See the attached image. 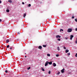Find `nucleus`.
<instances>
[{
  "mask_svg": "<svg viewBox=\"0 0 77 77\" xmlns=\"http://www.w3.org/2000/svg\"><path fill=\"white\" fill-rule=\"evenodd\" d=\"M41 69L43 71H45V70L44 69L42 68H41Z\"/></svg>",
  "mask_w": 77,
  "mask_h": 77,
  "instance_id": "nucleus-10",
  "label": "nucleus"
},
{
  "mask_svg": "<svg viewBox=\"0 0 77 77\" xmlns=\"http://www.w3.org/2000/svg\"><path fill=\"white\" fill-rule=\"evenodd\" d=\"M5 72L6 73H7V72H8V71H7V70H6V71H5Z\"/></svg>",
  "mask_w": 77,
  "mask_h": 77,
  "instance_id": "nucleus-30",
  "label": "nucleus"
},
{
  "mask_svg": "<svg viewBox=\"0 0 77 77\" xmlns=\"http://www.w3.org/2000/svg\"><path fill=\"white\" fill-rule=\"evenodd\" d=\"M48 74H51V71H49Z\"/></svg>",
  "mask_w": 77,
  "mask_h": 77,
  "instance_id": "nucleus-20",
  "label": "nucleus"
},
{
  "mask_svg": "<svg viewBox=\"0 0 77 77\" xmlns=\"http://www.w3.org/2000/svg\"><path fill=\"white\" fill-rule=\"evenodd\" d=\"M60 74V72L59 71L58 73L57 74V75H59Z\"/></svg>",
  "mask_w": 77,
  "mask_h": 77,
  "instance_id": "nucleus-16",
  "label": "nucleus"
},
{
  "mask_svg": "<svg viewBox=\"0 0 77 77\" xmlns=\"http://www.w3.org/2000/svg\"><path fill=\"white\" fill-rule=\"evenodd\" d=\"M69 52V50H68V49H67L66 51L65 52H66V53H68Z\"/></svg>",
  "mask_w": 77,
  "mask_h": 77,
  "instance_id": "nucleus-11",
  "label": "nucleus"
},
{
  "mask_svg": "<svg viewBox=\"0 0 77 77\" xmlns=\"http://www.w3.org/2000/svg\"><path fill=\"white\" fill-rule=\"evenodd\" d=\"M29 7H30L31 6V4H29L28 5Z\"/></svg>",
  "mask_w": 77,
  "mask_h": 77,
  "instance_id": "nucleus-19",
  "label": "nucleus"
},
{
  "mask_svg": "<svg viewBox=\"0 0 77 77\" xmlns=\"http://www.w3.org/2000/svg\"><path fill=\"white\" fill-rule=\"evenodd\" d=\"M65 39H68V38L67 37H65Z\"/></svg>",
  "mask_w": 77,
  "mask_h": 77,
  "instance_id": "nucleus-31",
  "label": "nucleus"
},
{
  "mask_svg": "<svg viewBox=\"0 0 77 77\" xmlns=\"http://www.w3.org/2000/svg\"><path fill=\"white\" fill-rule=\"evenodd\" d=\"M73 37H74V36H73V35H71L70 38V40H72V38H73Z\"/></svg>",
  "mask_w": 77,
  "mask_h": 77,
  "instance_id": "nucleus-4",
  "label": "nucleus"
},
{
  "mask_svg": "<svg viewBox=\"0 0 77 77\" xmlns=\"http://www.w3.org/2000/svg\"><path fill=\"white\" fill-rule=\"evenodd\" d=\"M64 49H66V48H65V46H64Z\"/></svg>",
  "mask_w": 77,
  "mask_h": 77,
  "instance_id": "nucleus-34",
  "label": "nucleus"
},
{
  "mask_svg": "<svg viewBox=\"0 0 77 77\" xmlns=\"http://www.w3.org/2000/svg\"><path fill=\"white\" fill-rule=\"evenodd\" d=\"M6 12H9V10L7 9L6 10Z\"/></svg>",
  "mask_w": 77,
  "mask_h": 77,
  "instance_id": "nucleus-12",
  "label": "nucleus"
},
{
  "mask_svg": "<svg viewBox=\"0 0 77 77\" xmlns=\"http://www.w3.org/2000/svg\"><path fill=\"white\" fill-rule=\"evenodd\" d=\"M61 31H62V32H63V29H60V31L61 32Z\"/></svg>",
  "mask_w": 77,
  "mask_h": 77,
  "instance_id": "nucleus-21",
  "label": "nucleus"
},
{
  "mask_svg": "<svg viewBox=\"0 0 77 77\" xmlns=\"http://www.w3.org/2000/svg\"><path fill=\"white\" fill-rule=\"evenodd\" d=\"M53 66H56V64L55 63H54L53 64Z\"/></svg>",
  "mask_w": 77,
  "mask_h": 77,
  "instance_id": "nucleus-7",
  "label": "nucleus"
},
{
  "mask_svg": "<svg viewBox=\"0 0 77 77\" xmlns=\"http://www.w3.org/2000/svg\"><path fill=\"white\" fill-rule=\"evenodd\" d=\"M48 61H47L45 64V66H47V65H48Z\"/></svg>",
  "mask_w": 77,
  "mask_h": 77,
  "instance_id": "nucleus-3",
  "label": "nucleus"
},
{
  "mask_svg": "<svg viewBox=\"0 0 77 77\" xmlns=\"http://www.w3.org/2000/svg\"><path fill=\"white\" fill-rule=\"evenodd\" d=\"M10 50H12V48H10Z\"/></svg>",
  "mask_w": 77,
  "mask_h": 77,
  "instance_id": "nucleus-38",
  "label": "nucleus"
},
{
  "mask_svg": "<svg viewBox=\"0 0 77 77\" xmlns=\"http://www.w3.org/2000/svg\"><path fill=\"white\" fill-rule=\"evenodd\" d=\"M27 57V56H25V57Z\"/></svg>",
  "mask_w": 77,
  "mask_h": 77,
  "instance_id": "nucleus-39",
  "label": "nucleus"
},
{
  "mask_svg": "<svg viewBox=\"0 0 77 77\" xmlns=\"http://www.w3.org/2000/svg\"><path fill=\"white\" fill-rule=\"evenodd\" d=\"M17 34H18V35H19V34H20V32H18V33H17Z\"/></svg>",
  "mask_w": 77,
  "mask_h": 77,
  "instance_id": "nucleus-36",
  "label": "nucleus"
},
{
  "mask_svg": "<svg viewBox=\"0 0 77 77\" xmlns=\"http://www.w3.org/2000/svg\"><path fill=\"white\" fill-rule=\"evenodd\" d=\"M64 70H65V69H63L61 70V72H62V73H63V72H64Z\"/></svg>",
  "mask_w": 77,
  "mask_h": 77,
  "instance_id": "nucleus-5",
  "label": "nucleus"
},
{
  "mask_svg": "<svg viewBox=\"0 0 77 77\" xmlns=\"http://www.w3.org/2000/svg\"><path fill=\"white\" fill-rule=\"evenodd\" d=\"M72 18H74V16H72Z\"/></svg>",
  "mask_w": 77,
  "mask_h": 77,
  "instance_id": "nucleus-32",
  "label": "nucleus"
},
{
  "mask_svg": "<svg viewBox=\"0 0 77 77\" xmlns=\"http://www.w3.org/2000/svg\"><path fill=\"white\" fill-rule=\"evenodd\" d=\"M30 69V67H29V68H28L27 69H28V70H29V69Z\"/></svg>",
  "mask_w": 77,
  "mask_h": 77,
  "instance_id": "nucleus-18",
  "label": "nucleus"
},
{
  "mask_svg": "<svg viewBox=\"0 0 77 77\" xmlns=\"http://www.w3.org/2000/svg\"><path fill=\"white\" fill-rule=\"evenodd\" d=\"M22 4L23 5H24V2H23L22 3Z\"/></svg>",
  "mask_w": 77,
  "mask_h": 77,
  "instance_id": "nucleus-33",
  "label": "nucleus"
},
{
  "mask_svg": "<svg viewBox=\"0 0 77 77\" xmlns=\"http://www.w3.org/2000/svg\"><path fill=\"white\" fill-rule=\"evenodd\" d=\"M8 2H10V3H12V2L11 0H9L8 1Z\"/></svg>",
  "mask_w": 77,
  "mask_h": 77,
  "instance_id": "nucleus-13",
  "label": "nucleus"
},
{
  "mask_svg": "<svg viewBox=\"0 0 77 77\" xmlns=\"http://www.w3.org/2000/svg\"><path fill=\"white\" fill-rule=\"evenodd\" d=\"M57 40L60 41V38H58L57 39Z\"/></svg>",
  "mask_w": 77,
  "mask_h": 77,
  "instance_id": "nucleus-23",
  "label": "nucleus"
},
{
  "mask_svg": "<svg viewBox=\"0 0 77 77\" xmlns=\"http://www.w3.org/2000/svg\"><path fill=\"white\" fill-rule=\"evenodd\" d=\"M22 24H23V23H22Z\"/></svg>",
  "mask_w": 77,
  "mask_h": 77,
  "instance_id": "nucleus-41",
  "label": "nucleus"
},
{
  "mask_svg": "<svg viewBox=\"0 0 77 77\" xmlns=\"http://www.w3.org/2000/svg\"><path fill=\"white\" fill-rule=\"evenodd\" d=\"M2 19H0V21H1V22H2Z\"/></svg>",
  "mask_w": 77,
  "mask_h": 77,
  "instance_id": "nucleus-37",
  "label": "nucleus"
},
{
  "mask_svg": "<svg viewBox=\"0 0 77 77\" xmlns=\"http://www.w3.org/2000/svg\"><path fill=\"white\" fill-rule=\"evenodd\" d=\"M26 16V14H24V15H23V17H25Z\"/></svg>",
  "mask_w": 77,
  "mask_h": 77,
  "instance_id": "nucleus-14",
  "label": "nucleus"
},
{
  "mask_svg": "<svg viewBox=\"0 0 77 77\" xmlns=\"http://www.w3.org/2000/svg\"><path fill=\"white\" fill-rule=\"evenodd\" d=\"M9 42V40H7L6 41V42H7L8 43V42Z\"/></svg>",
  "mask_w": 77,
  "mask_h": 77,
  "instance_id": "nucleus-15",
  "label": "nucleus"
},
{
  "mask_svg": "<svg viewBox=\"0 0 77 77\" xmlns=\"http://www.w3.org/2000/svg\"><path fill=\"white\" fill-rule=\"evenodd\" d=\"M75 31H77V28L75 29Z\"/></svg>",
  "mask_w": 77,
  "mask_h": 77,
  "instance_id": "nucleus-29",
  "label": "nucleus"
},
{
  "mask_svg": "<svg viewBox=\"0 0 77 77\" xmlns=\"http://www.w3.org/2000/svg\"><path fill=\"white\" fill-rule=\"evenodd\" d=\"M75 57H77V53L75 55Z\"/></svg>",
  "mask_w": 77,
  "mask_h": 77,
  "instance_id": "nucleus-27",
  "label": "nucleus"
},
{
  "mask_svg": "<svg viewBox=\"0 0 77 77\" xmlns=\"http://www.w3.org/2000/svg\"><path fill=\"white\" fill-rule=\"evenodd\" d=\"M7 48H9V45H8L7 46Z\"/></svg>",
  "mask_w": 77,
  "mask_h": 77,
  "instance_id": "nucleus-26",
  "label": "nucleus"
},
{
  "mask_svg": "<svg viewBox=\"0 0 77 77\" xmlns=\"http://www.w3.org/2000/svg\"><path fill=\"white\" fill-rule=\"evenodd\" d=\"M1 3H2V1H0V4Z\"/></svg>",
  "mask_w": 77,
  "mask_h": 77,
  "instance_id": "nucleus-35",
  "label": "nucleus"
},
{
  "mask_svg": "<svg viewBox=\"0 0 77 77\" xmlns=\"http://www.w3.org/2000/svg\"><path fill=\"white\" fill-rule=\"evenodd\" d=\"M48 63L49 65H52V62L50 61V62H48Z\"/></svg>",
  "mask_w": 77,
  "mask_h": 77,
  "instance_id": "nucleus-6",
  "label": "nucleus"
},
{
  "mask_svg": "<svg viewBox=\"0 0 77 77\" xmlns=\"http://www.w3.org/2000/svg\"><path fill=\"white\" fill-rule=\"evenodd\" d=\"M60 37H61V36L59 35H57L56 36V38H60Z\"/></svg>",
  "mask_w": 77,
  "mask_h": 77,
  "instance_id": "nucleus-2",
  "label": "nucleus"
},
{
  "mask_svg": "<svg viewBox=\"0 0 77 77\" xmlns=\"http://www.w3.org/2000/svg\"><path fill=\"white\" fill-rule=\"evenodd\" d=\"M67 54H68V55H70V53H67Z\"/></svg>",
  "mask_w": 77,
  "mask_h": 77,
  "instance_id": "nucleus-28",
  "label": "nucleus"
},
{
  "mask_svg": "<svg viewBox=\"0 0 77 77\" xmlns=\"http://www.w3.org/2000/svg\"><path fill=\"white\" fill-rule=\"evenodd\" d=\"M67 32L69 33L70 32H72V29H71L69 28L68 29Z\"/></svg>",
  "mask_w": 77,
  "mask_h": 77,
  "instance_id": "nucleus-1",
  "label": "nucleus"
},
{
  "mask_svg": "<svg viewBox=\"0 0 77 77\" xmlns=\"http://www.w3.org/2000/svg\"><path fill=\"white\" fill-rule=\"evenodd\" d=\"M43 47H46V45H43Z\"/></svg>",
  "mask_w": 77,
  "mask_h": 77,
  "instance_id": "nucleus-25",
  "label": "nucleus"
},
{
  "mask_svg": "<svg viewBox=\"0 0 77 77\" xmlns=\"http://www.w3.org/2000/svg\"><path fill=\"white\" fill-rule=\"evenodd\" d=\"M47 56H50V54H48Z\"/></svg>",
  "mask_w": 77,
  "mask_h": 77,
  "instance_id": "nucleus-17",
  "label": "nucleus"
},
{
  "mask_svg": "<svg viewBox=\"0 0 77 77\" xmlns=\"http://www.w3.org/2000/svg\"><path fill=\"white\" fill-rule=\"evenodd\" d=\"M59 56V55L58 54H56V57H58Z\"/></svg>",
  "mask_w": 77,
  "mask_h": 77,
  "instance_id": "nucleus-24",
  "label": "nucleus"
},
{
  "mask_svg": "<svg viewBox=\"0 0 77 77\" xmlns=\"http://www.w3.org/2000/svg\"><path fill=\"white\" fill-rule=\"evenodd\" d=\"M57 49L58 51H60V48H59V47H57Z\"/></svg>",
  "mask_w": 77,
  "mask_h": 77,
  "instance_id": "nucleus-9",
  "label": "nucleus"
},
{
  "mask_svg": "<svg viewBox=\"0 0 77 77\" xmlns=\"http://www.w3.org/2000/svg\"><path fill=\"white\" fill-rule=\"evenodd\" d=\"M38 48H39V49H41V48H42V46H39Z\"/></svg>",
  "mask_w": 77,
  "mask_h": 77,
  "instance_id": "nucleus-8",
  "label": "nucleus"
},
{
  "mask_svg": "<svg viewBox=\"0 0 77 77\" xmlns=\"http://www.w3.org/2000/svg\"><path fill=\"white\" fill-rule=\"evenodd\" d=\"M75 21L76 22H77V19H75Z\"/></svg>",
  "mask_w": 77,
  "mask_h": 77,
  "instance_id": "nucleus-22",
  "label": "nucleus"
},
{
  "mask_svg": "<svg viewBox=\"0 0 77 77\" xmlns=\"http://www.w3.org/2000/svg\"><path fill=\"white\" fill-rule=\"evenodd\" d=\"M25 54H26L25 53Z\"/></svg>",
  "mask_w": 77,
  "mask_h": 77,
  "instance_id": "nucleus-40",
  "label": "nucleus"
}]
</instances>
